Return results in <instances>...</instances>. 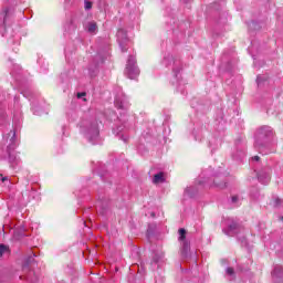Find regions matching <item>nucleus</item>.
I'll use <instances>...</instances> for the list:
<instances>
[{
	"label": "nucleus",
	"instance_id": "15",
	"mask_svg": "<svg viewBox=\"0 0 283 283\" xmlns=\"http://www.w3.org/2000/svg\"><path fill=\"white\" fill-rule=\"evenodd\" d=\"M186 235H187V230H185V228H180L179 229V241L184 242Z\"/></svg>",
	"mask_w": 283,
	"mask_h": 283
},
{
	"label": "nucleus",
	"instance_id": "10",
	"mask_svg": "<svg viewBox=\"0 0 283 283\" xmlns=\"http://www.w3.org/2000/svg\"><path fill=\"white\" fill-rule=\"evenodd\" d=\"M224 233L227 235L233 237L235 235V233H238V224L237 223H232L228 227L227 230H224Z\"/></svg>",
	"mask_w": 283,
	"mask_h": 283
},
{
	"label": "nucleus",
	"instance_id": "4",
	"mask_svg": "<svg viewBox=\"0 0 283 283\" xmlns=\"http://www.w3.org/2000/svg\"><path fill=\"white\" fill-rule=\"evenodd\" d=\"M117 41L119 43L122 52H127V49L125 48V45L129 43V39H127V31H125V29H119L117 31Z\"/></svg>",
	"mask_w": 283,
	"mask_h": 283
},
{
	"label": "nucleus",
	"instance_id": "5",
	"mask_svg": "<svg viewBox=\"0 0 283 283\" xmlns=\"http://www.w3.org/2000/svg\"><path fill=\"white\" fill-rule=\"evenodd\" d=\"M98 126L94 124L88 128L86 133V138H88L90 143L96 145L98 143Z\"/></svg>",
	"mask_w": 283,
	"mask_h": 283
},
{
	"label": "nucleus",
	"instance_id": "12",
	"mask_svg": "<svg viewBox=\"0 0 283 283\" xmlns=\"http://www.w3.org/2000/svg\"><path fill=\"white\" fill-rule=\"evenodd\" d=\"M272 277H283V268L282 265H275L273 272H272Z\"/></svg>",
	"mask_w": 283,
	"mask_h": 283
},
{
	"label": "nucleus",
	"instance_id": "7",
	"mask_svg": "<svg viewBox=\"0 0 283 283\" xmlns=\"http://www.w3.org/2000/svg\"><path fill=\"white\" fill-rule=\"evenodd\" d=\"M258 180L261 185H269V182H271V170H262L259 172Z\"/></svg>",
	"mask_w": 283,
	"mask_h": 283
},
{
	"label": "nucleus",
	"instance_id": "3",
	"mask_svg": "<svg viewBox=\"0 0 283 283\" xmlns=\"http://www.w3.org/2000/svg\"><path fill=\"white\" fill-rule=\"evenodd\" d=\"M125 74L132 81H134V78H137L138 74H140V70H138V66L136 65V56L129 55L126 63Z\"/></svg>",
	"mask_w": 283,
	"mask_h": 283
},
{
	"label": "nucleus",
	"instance_id": "21",
	"mask_svg": "<svg viewBox=\"0 0 283 283\" xmlns=\"http://www.w3.org/2000/svg\"><path fill=\"white\" fill-rule=\"evenodd\" d=\"M238 200H239L238 196L232 197V203L233 205H238Z\"/></svg>",
	"mask_w": 283,
	"mask_h": 283
},
{
	"label": "nucleus",
	"instance_id": "1",
	"mask_svg": "<svg viewBox=\"0 0 283 283\" xmlns=\"http://www.w3.org/2000/svg\"><path fill=\"white\" fill-rule=\"evenodd\" d=\"M3 143L7 146H2L0 148V158L9 159V163H15V165H19V159H17V156L14 155V149H17V133L14 130H10L8 136L3 137Z\"/></svg>",
	"mask_w": 283,
	"mask_h": 283
},
{
	"label": "nucleus",
	"instance_id": "13",
	"mask_svg": "<svg viewBox=\"0 0 283 283\" xmlns=\"http://www.w3.org/2000/svg\"><path fill=\"white\" fill-rule=\"evenodd\" d=\"M0 17V25H6V17H8V9L1 11Z\"/></svg>",
	"mask_w": 283,
	"mask_h": 283
},
{
	"label": "nucleus",
	"instance_id": "2",
	"mask_svg": "<svg viewBox=\"0 0 283 283\" xmlns=\"http://www.w3.org/2000/svg\"><path fill=\"white\" fill-rule=\"evenodd\" d=\"M273 136V129L270 126H263L256 132L254 147L260 151V154H271V151L264 150V145L260 143V140H264V138H271Z\"/></svg>",
	"mask_w": 283,
	"mask_h": 283
},
{
	"label": "nucleus",
	"instance_id": "14",
	"mask_svg": "<svg viewBox=\"0 0 283 283\" xmlns=\"http://www.w3.org/2000/svg\"><path fill=\"white\" fill-rule=\"evenodd\" d=\"M10 251V248L6 244H0V258L3 256V254L8 253Z\"/></svg>",
	"mask_w": 283,
	"mask_h": 283
},
{
	"label": "nucleus",
	"instance_id": "24",
	"mask_svg": "<svg viewBox=\"0 0 283 283\" xmlns=\"http://www.w3.org/2000/svg\"><path fill=\"white\" fill-rule=\"evenodd\" d=\"M175 76L178 78V73L176 72V69H174Z\"/></svg>",
	"mask_w": 283,
	"mask_h": 283
},
{
	"label": "nucleus",
	"instance_id": "22",
	"mask_svg": "<svg viewBox=\"0 0 283 283\" xmlns=\"http://www.w3.org/2000/svg\"><path fill=\"white\" fill-rule=\"evenodd\" d=\"M82 96H85V93H78L77 98H82Z\"/></svg>",
	"mask_w": 283,
	"mask_h": 283
},
{
	"label": "nucleus",
	"instance_id": "6",
	"mask_svg": "<svg viewBox=\"0 0 283 283\" xmlns=\"http://www.w3.org/2000/svg\"><path fill=\"white\" fill-rule=\"evenodd\" d=\"M115 107H117V109H129V102L125 94L122 93L115 97Z\"/></svg>",
	"mask_w": 283,
	"mask_h": 283
},
{
	"label": "nucleus",
	"instance_id": "8",
	"mask_svg": "<svg viewBox=\"0 0 283 283\" xmlns=\"http://www.w3.org/2000/svg\"><path fill=\"white\" fill-rule=\"evenodd\" d=\"M85 30L90 32V34H96V32H98V25H96V22L91 21L85 24Z\"/></svg>",
	"mask_w": 283,
	"mask_h": 283
},
{
	"label": "nucleus",
	"instance_id": "23",
	"mask_svg": "<svg viewBox=\"0 0 283 283\" xmlns=\"http://www.w3.org/2000/svg\"><path fill=\"white\" fill-rule=\"evenodd\" d=\"M252 160H260V157L259 156H254V157H252Z\"/></svg>",
	"mask_w": 283,
	"mask_h": 283
},
{
	"label": "nucleus",
	"instance_id": "18",
	"mask_svg": "<svg viewBox=\"0 0 283 283\" xmlns=\"http://www.w3.org/2000/svg\"><path fill=\"white\" fill-rule=\"evenodd\" d=\"M0 180L1 182H10V178L8 176H3V174H0Z\"/></svg>",
	"mask_w": 283,
	"mask_h": 283
},
{
	"label": "nucleus",
	"instance_id": "17",
	"mask_svg": "<svg viewBox=\"0 0 283 283\" xmlns=\"http://www.w3.org/2000/svg\"><path fill=\"white\" fill-rule=\"evenodd\" d=\"M6 123V109L0 108V126Z\"/></svg>",
	"mask_w": 283,
	"mask_h": 283
},
{
	"label": "nucleus",
	"instance_id": "19",
	"mask_svg": "<svg viewBox=\"0 0 283 283\" xmlns=\"http://www.w3.org/2000/svg\"><path fill=\"white\" fill-rule=\"evenodd\" d=\"M85 10H92V2L90 1L85 2Z\"/></svg>",
	"mask_w": 283,
	"mask_h": 283
},
{
	"label": "nucleus",
	"instance_id": "16",
	"mask_svg": "<svg viewBox=\"0 0 283 283\" xmlns=\"http://www.w3.org/2000/svg\"><path fill=\"white\" fill-rule=\"evenodd\" d=\"M169 62H170V63H174V65H176V63H178V62H176V61L174 60V56H171V55H169L168 57H165V59H164V65H169Z\"/></svg>",
	"mask_w": 283,
	"mask_h": 283
},
{
	"label": "nucleus",
	"instance_id": "25",
	"mask_svg": "<svg viewBox=\"0 0 283 283\" xmlns=\"http://www.w3.org/2000/svg\"><path fill=\"white\" fill-rule=\"evenodd\" d=\"M182 1H184V3H189L190 0H182Z\"/></svg>",
	"mask_w": 283,
	"mask_h": 283
},
{
	"label": "nucleus",
	"instance_id": "20",
	"mask_svg": "<svg viewBox=\"0 0 283 283\" xmlns=\"http://www.w3.org/2000/svg\"><path fill=\"white\" fill-rule=\"evenodd\" d=\"M228 275H233V268H227Z\"/></svg>",
	"mask_w": 283,
	"mask_h": 283
},
{
	"label": "nucleus",
	"instance_id": "9",
	"mask_svg": "<svg viewBox=\"0 0 283 283\" xmlns=\"http://www.w3.org/2000/svg\"><path fill=\"white\" fill-rule=\"evenodd\" d=\"M125 129V126H118L117 128H114L113 132L116 134V136H119L120 140H124V143H127L128 137L123 135V130Z\"/></svg>",
	"mask_w": 283,
	"mask_h": 283
},
{
	"label": "nucleus",
	"instance_id": "11",
	"mask_svg": "<svg viewBox=\"0 0 283 283\" xmlns=\"http://www.w3.org/2000/svg\"><path fill=\"white\" fill-rule=\"evenodd\" d=\"M153 182L155 185H160V182H165V172H158L154 176Z\"/></svg>",
	"mask_w": 283,
	"mask_h": 283
}]
</instances>
